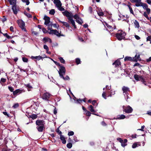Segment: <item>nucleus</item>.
I'll list each match as a JSON object with an SVG mask.
<instances>
[{"mask_svg": "<svg viewBox=\"0 0 151 151\" xmlns=\"http://www.w3.org/2000/svg\"><path fill=\"white\" fill-rule=\"evenodd\" d=\"M36 124L37 126L36 128L39 132H42L45 128V121L43 120L38 119L36 122Z\"/></svg>", "mask_w": 151, "mask_h": 151, "instance_id": "f257e3e1", "label": "nucleus"}, {"mask_svg": "<svg viewBox=\"0 0 151 151\" xmlns=\"http://www.w3.org/2000/svg\"><path fill=\"white\" fill-rule=\"evenodd\" d=\"M54 3L58 10L60 11L65 10L62 7V4L59 0H54Z\"/></svg>", "mask_w": 151, "mask_h": 151, "instance_id": "6e6552de", "label": "nucleus"}, {"mask_svg": "<svg viewBox=\"0 0 151 151\" xmlns=\"http://www.w3.org/2000/svg\"><path fill=\"white\" fill-rule=\"evenodd\" d=\"M122 90L123 91V93L125 96V97L126 98H126V100L127 101V99L129 98L128 95L129 92V88L127 87L123 86L122 88Z\"/></svg>", "mask_w": 151, "mask_h": 151, "instance_id": "0eeeda50", "label": "nucleus"}, {"mask_svg": "<svg viewBox=\"0 0 151 151\" xmlns=\"http://www.w3.org/2000/svg\"><path fill=\"white\" fill-rule=\"evenodd\" d=\"M127 139H124L123 142L121 143L122 146L123 147H124L126 146L127 145Z\"/></svg>", "mask_w": 151, "mask_h": 151, "instance_id": "412c9836", "label": "nucleus"}, {"mask_svg": "<svg viewBox=\"0 0 151 151\" xmlns=\"http://www.w3.org/2000/svg\"><path fill=\"white\" fill-rule=\"evenodd\" d=\"M134 78L137 81H140L142 82L143 84L145 85H147L145 79H144L143 76L142 75H137L134 74Z\"/></svg>", "mask_w": 151, "mask_h": 151, "instance_id": "20e7f679", "label": "nucleus"}, {"mask_svg": "<svg viewBox=\"0 0 151 151\" xmlns=\"http://www.w3.org/2000/svg\"><path fill=\"white\" fill-rule=\"evenodd\" d=\"M140 145L139 144V143L137 142L136 143H134L132 146V147L133 148H134L138 147V146Z\"/></svg>", "mask_w": 151, "mask_h": 151, "instance_id": "c85d7f7f", "label": "nucleus"}, {"mask_svg": "<svg viewBox=\"0 0 151 151\" xmlns=\"http://www.w3.org/2000/svg\"><path fill=\"white\" fill-rule=\"evenodd\" d=\"M121 65V63L119 60H117L113 63V65H115V67H119Z\"/></svg>", "mask_w": 151, "mask_h": 151, "instance_id": "dca6fc26", "label": "nucleus"}, {"mask_svg": "<svg viewBox=\"0 0 151 151\" xmlns=\"http://www.w3.org/2000/svg\"><path fill=\"white\" fill-rule=\"evenodd\" d=\"M25 86L27 88L28 91H29L32 88V87L29 84H25Z\"/></svg>", "mask_w": 151, "mask_h": 151, "instance_id": "bb28decb", "label": "nucleus"}, {"mask_svg": "<svg viewBox=\"0 0 151 151\" xmlns=\"http://www.w3.org/2000/svg\"><path fill=\"white\" fill-rule=\"evenodd\" d=\"M106 25L108 29H109V31H113V30L115 29L116 28L115 26H114L113 27H112L111 26L107 24H106Z\"/></svg>", "mask_w": 151, "mask_h": 151, "instance_id": "aec40b11", "label": "nucleus"}, {"mask_svg": "<svg viewBox=\"0 0 151 151\" xmlns=\"http://www.w3.org/2000/svg\"><path fill=\"white\" fill-rule=\"evenodd\" d=\"M22 1L24 3H26L27 5H28L29 4V0H22Z\"/></svg>", "mask_w": 151, "mask_h": 151, "instance_id": "58836bf2", "label": "nucleus"}, {"mask_svg": "<svg viewBox=\"0 0 151 151\" xmlns=\"http://www.w3.org/2000/svg\"><path fill=\"white\" fill-rule=\"evenodd\" d=\"M60 136V139L62 141V143L63 144H65L66 143V140L64 136L62 134H61Z\"/></svg>", "mask_w": 151, "mask_h": 151, "instance_id": "a211bd4d", "label": "nucleus"}, {"mask_svg": "<svg viewBox=\"0 0 151 151\" xmlns=\"http://www.w3.org/2000/svg\"><path fill=\"white\" fill-rule=\"evenodd\" d=\"M89 110L92 112L95 113L96 111L94 110L93 106L92 105H90L88 107Z\"/></svg>", "mask_w": 151, "mask_h": 151, "instance_id": "4be33fe9", "label": "nucleus"}, {"mask_svg": "<svg viewBox=\"0 0 151 151\" xmlns=\"http://www.w3.org/2000/svg\"><path fill=\"white\" fill-rule=\"evenodd\" d=\"M51 60L53 61V62L56 65L60 67V68H59V69L60 68V67L61 66H63L61 65L58 62H57L56 61H55L53 60L52 59H51Z\"/></svg>", "mask_w": 151, "mask_h": 151, "instance_id": "72a5a7b5", "label": "nucleus"}, {"mask_svg": "<svg viewBox=\"0 0 151 151\" xmlns=\"http://www.w3.org/2000/svg\"><path fill=\"white\" fill-rule=\"evenodd\" d=\"M62 13L65 16L67 17L69 20L70 19L73 18V17L74 18V16L71 12H70L67 11H65L63 12Z\"/></svg>", "mask_w": 151, "mask_h": 151, "instance_id": "1a4fd4ad", "label": "nucleus"}, {"mask_svg": "<svg viewBox=\"0 0 151 151\" xmlns=\"http://www.w3.org/2000/svg\"><path fill=\"white\" fill-rule=\"evenodd\" d=\"M103 97L105 99H106V93L105 91H104L102 94Z\"/></svg>", "mask_w": 151, "mask_h": 151, "instance_id": "3c124183", "label": "nucleus"}, {"mask_svg": "<svg viewBox=\"0 0 151 151\" xmlns=\"http://www.w3.org/2000/svg\"><path fill=\"white\" fill-rule=\"evenodd\" d=\"M134 62H137L138 60H141V59L140 58V55L139 53H137L135 56L133 57Z\"/></svg>", "mask_w": 151, "mask_h": 151, "instance_id": "ddd939ff", "label": "nucleus"}, {"mask_svg": "<svg viewBox=\"0 0 151 151\" xmlns=\"http://www.w3.org/2000/svg\"><path fill=\"white\" fill-rule=\"evenodd\" d=\"M73 140L76 142H77L78 141V140L77 139V137L75 136H73Z\"/></svg>", "mask_w": 151, "mask_h": 151, "instance_id": "bf43d9fd", "label": "nucleus"}, {"mask_svg": "<svg viewBox=\"0 0 151 151\" xmlns=\"http://www.w3.org/2000/svg\"><path fill=\"white\" fill-rule=\"evenodd\" d=\"M43 47L44 49H45L46 50V51L48 52V51L49 50V48L47 45H44L43 46Z\"/></svg>", "mask_w": 151, "mask_h": 151, "instance_id": "49530a36", "label": "nucleus"}, {"mask_svg": "<svg viewBox=\"0 0 151 151\" xmlns=\"http://www.w3.org/2000/svg\"><path fill=\"white\" fill-rule=\"evenodd\" d=\"M17 22L19 27L24 32H27V31L25 27V23L21 19H19L17 20Z\"/></svg>", "mask_w": 151, "mask_h": 151, "instance_id": "39448f33", "label": "nucleus"}, {"mask_svg": "<svg viewBox=\"0 0 151 151\" xmlns=\"http://www.w3.org/2000/svg\"><path fill=\"white\" fill-rule=\"evenodd\" d=\"M56 132H57L60 135L62 134V132L61 131H60L59 129H57L56 130Z\"/></svg>", "mask_w": 151, "mask_h": 151, "instance_id": "4d7b16f0", "label": "nucleus"}, {"mask_svg": "<svg viewBox=\"0 0 151 151\" xmlns=\"http://www.w3.org/2000/svg\"><path fill=\"white\" fill-rule=\"evenodd\" d=\"M24 14L28 18H32V16L30 14L26 12H24Z\"/></svg>", "mask_w": 151, "mask_h": 151, "instance_id": "c9c22d12", "label": "nucleus"}, {"mask_svg": "<svg viewBox=\"0 0 151 151\" xmlns=\"http://www.w3.org/2000/svg\"><path fill=\"white\" fill-rule=\"evenodd\" d=\"M125 118V116L123 114L119 116L118 119H124Z\"/></svg>", "mask_w": 151, "mask_h": 151, "instance_id": "2f4dec72", "label": "nucleus"}, {"mask_svg": "<svg viewBox=\"0 0 151 151\" xmlns=\"http://www.w3.org/2000/svg\"><path fill=\"white\" fill-rule=\"evenodd\" d=\"M42 30L44 33H46L47 32V31L46 29L44 28H42Z\"/></svg>", "mask_w": 151, "mask_h": 151, "instance_id": "338daca9", "label": "nucleus"}, {"mask_svg": "<svg viewBox=\"0 0 151 151\" xmlns=\"http://www.w3.org/2000/svg\"><path fill=\"white\" fill-rule=\"evenodd\" d=\"M21 90L19 89H17L14 91H13V94L14 95H17L18 93H21Z\"/></svg>", "mask_w": 151, "mask_h": 151, "instance_id": "cd10ccee", "label": "nucleus"}, {"mask_svg": "<svg viewBox=\"0 0 151 151\" xmlns=\"http://www.w3.org/2000/svg\"><path fill=\"white\" fill-rule=\"evenodd\" d=\"M48 32L50 34H54L58 37H60V36H64L63 35L60 34L61 31L60 33L56 29H51L49 28L48 29Z\"/></svg>", "mask_w": 151, "mask_h": 151, "instance_id": "423d86ee", "label": "nucleus"}, {"mask_svg": "<svg viewBox=\"0 0 151 151\" xmlns=\"http://www.w3.org/2000/svg\"><path fill=\"white\" fill-rule=\"evenodd\" d=\"M123 111L127 113H131L133 111L132 109L129 106L126 107L123 106Z\"/></svg>", "mask_w": 151, "mask_h": 151, "instance_id": "9d476101", "label": "nucleus"}, {"mask_svg": "<svg viewBox=\"0 0 151 151\" xmlns=\"http://www.w3.org/2000/svg\"><path fill=\"white\" fill-rule=\"evenodd\" d=\"M74 133L73 131H70L69 132H68V135L69 136H73L74 135Z\"/></svg>", "mask_w": 151, "mask_h": 151, "instance_id": "a19ab883", "label": "nucleus"}, {"mask_svg": "<svg viewBox=\"0 0 151 151\" xmlns=\"http://www.w3.org/2000/svg\"><path fill=\"white\" fill-rule=\"evenodd\" d=\"M133 57H126L124 58V60L125 61H134Z\"/></svg>", "mask_w": 151, "mask_h": 151, "instance_id": "f3484780", "label": "nucleus"}, {"mask_svg": "<svg viewBox=\"0 0 151 151\" xmlns=\"http://www.w3.org/2000/svg\"><path fill=\"white\" fill-rule=\"evenodd\" d=\"M51 95L49 93L46 92L43 94L42 98L45 100L48 101Z\"/></svg>", "mask_w": 151, "mask_h": 151, "instance_id": "f8f14e48", "label": "nucleus"}, {"mask_svg": "<svg viewBox=\"0 0 151 151\" xmlns=\"http://www.w3.org/2000/svg\"><path fill=\"white\" fill-rule=\"evenodd\" d=\"M80 62L81 61L79 58H77L76 59V63L77 65L80 64Z\"/></svg>", "mask_w": 151, "mask_h": 151, "instance_id": "37998d69", "label": "nucleus"}, {"mask_svg": "<svg viewBox=\"0 0 151 151\" xmlns=\"http://www.w3.org/2000/svg\"><path fill=\"white\" fill-rule=\"evenodd\" d=\"M44 19L45 20V24L47 25L50 23V18L46 16H45L44 18Z\"/></svg>", "mask_w": 151, "mask_h": 151, "instance_id": "4468645a", "label": "nucleus"}, {"mask_svg": "<svg viewBox=\"0 0 151 151\" xmlns=\"http://www.w3.org/2000/svg\"><path fill=\"white\" fill-rule=\"evenodd\" d=\"M127 6L129 8L130 13L134 15V13L132 8L129 5H127Z\"/></svg>", "mask_w": 151, "mask_h": 151, "instance_id": "473e14b6", "label": "nucleus"}, {"mask_svg": "<svg viewBox=\"0 0 151 151\" xmlns=\"http://www.w3.org/2000/svg\"><path fill=\"white\" fill-rule=\"evenodd\" d=\"M86 114L87 116H91V113L89 111L86 110Z\"/></svg>", "mask_w": 151, "mask_h": 151, "instance_id": "a18cd8bd", "label": "nucleus"}, {"mask_svg": "<svg viewBox=\"0 0 151 151\" xmlns=\"http://www.w3.org/2000/svg\"><path fill=\"white\" fill-rule=\"evenodd\" d=\"M151 40V36H149L147 38V41H150Z\"/></svg>", "mask_w": 151, "mask_h": 151, "instance_id": "e2e57ef3", "label": "nucleus"}, {"mask_svg": "<svg viewBox=\"0 0 151 151\" xmlns=\"http://www.w3.org/2000/svg\"><path fill=\"white\" fill-rule=\"evenodd\" d=\"M134 23L135 27L139 29V25L138 21L136 20H135Z\"/></svg>", "mask_w": 151, "mask_h": 151, "instance_id": "b1692460", "label": "nucleus"}, {"mask_svg": "<svg viewBox=\"0 0 151 151\" xmlns=\"http://www.w3.org/2000/svg\"><path fill=\"white\" fill-rule=\"evenodd\" d=\"M13 37H14L13 36H11L8 35H7L6 38L8 39H11Z\"/></svg>", "mask_w": 151, "mask_h": 151, "instance_id": "680f3d73", "label": "nucleus"}, {"mask_svg": "<svg viewBox=\"0 0 151 151\" xmlns=\"http://www.w3.org/2000/svg\"><path fill=\"white\" fill-rule=\"evenodd\" d=\"M37 115L36 114H34L32 115L31 116V118L32 119H36L37 117Z\"/></svg>", "mask_w": 151, "mask_h": 151, "instance_id": "ea45409f", "label": "nucleus"}, {"mask_svg": "<svg viewBox=\"0 0 151 151\" xmlns=\"http://www.w3.org/2000/svg\"><path fill=\"white\" fill-rule=\"evenodd\" d=\"M9 1L11 5H15L16 3V0H9Z\"/></svg>", "mask_w": 151, "mask_h": 151, "instance_id": "5701e85b", "label": "nucleus"}, {"mask_svg": "<svg viewBox=\"0 0 151 151\" xmlns=\"http://www.w3.org/2000/svg\"><path fill=\"white\" fill-rule=\"evenodd\" d=\"M42 57L40 56H32L31 57V58L32 59H37L38 60H40L42 58Z\"/></svg>", "mask_w": 151, "mask_h": 151, "instance_id": "c756f323", "label": "nucleus"}, {"mask_svg": "<svg viewBox=\"0 0 151 151\" xmlns=\"http://www.w3.org/2000/svg\"><path fill=\"white\" fill-rule=\"evenodd\" d=\"M10 29L11 31L12 32H14V27H13L11 26L10 28Z\"/></svg>", "mask_w": 151, "mask_h": 151, "instance_id": "774afa93", "label": "nucleus"}, {"mask_svg": "<svg viewBox=\"0 0 151 151\" xmlns=\"http://www.w3.org/2000/svg\"><path fill=\"white\" fill-rule=\"evenodd\" d=\"M117 140L119 141L121 143L123 142V140L121 138H117Z\"/></svg>", "mask_w": 151, "mask_h": 151, "instance_id": "6e6d98bb", "label": "nucleus"}, {"mask_svg": "<svg viewBox=\"0 0 151 151\" xmlns=\"http://www.w3.org/2000/svg\"><path fill=\"white\" fill-rule=\"evenodd\" d=\"M55 10L54 9H52L50 11L49 14L51 15H54L55 13Z\"/></svg>", "mask_w": 151, "mask_h": 151, "instance_id": "e433bc0d", "label": "nucleus"}, {"mask_svg": "<svg viewBox=\"0 0 151 151\" xmlns=\"http://www.w3.org/2000/svg\"><path fill=\"white\" fill-rule=\"evenodd\" d=\"M134 37L137 40H139L140 39V37L137 35H135Z\"/></svg>", "mask_w": 151, "mask_h": 151, "instance_id": "0e129e2a", "label": "nucleus"}, {"mask_svg": "<svg viewBox=\"0 0 151 151\" xmlns=\"http://www.w3.org/2000/svg\"><path fill=\"white\" fill-rule=\"evenodd\" d=\"M62 23L63 24V25L65 26L66 27H69V24L68 23L63 22H62Z\"/></svg>", "mask_w": 151, "mask_h": 151, "instance_id": "4c0bfd02", "label": "nucleus"}, {"mask_svg": "<svg viewBox=\"0 0 151 151\" xmlns=\"http://www.w3.org/2000/svg\"><path fill=\"white\" fill-rule=\"evenodd\" d=\"M6 19L5 16L3 17V18L2 19L1 21L3 23H4L5 21H6Z\"/></svg>", "mask_w": 151, "mask_h": 151, "instance_id": "5fc2aeb1", "label": "nucleus"}, {"mask_svg": "<svg viewBox=\"0 0 151 151\" xmlns=\"http://www.w3.org/2000/svg\"><path fill=\"white\" fill-rule=\"evenodd\" d=\"M22 60L24 62H27L28 61V60L27 58H25V57H23L22 58Z\"/></svg>", "mask_w": 151, "mask_h": 151, "instance_id": "09e8293b", "label": "nucleus"}, {"mask_svg": "<svg viewBox=\"0 0 151 151\" xmlns=\"http://www.w3.org/2000/svg\"><path fill=\"white\" fill-rule=\"evenodd\" d=\"M58 59L61 63L63 64L65 63V60L63 59V58L61 57H59L58 58Z\"/></svg>", "mask_w": 151, "mask_h": 151, "instance_id": "f704fd0d", "label": "nucleus"}, {"mask_svg": "<svg viewBox=\"0 0 151 151\" xmlns=\"http://www.w3.org/2000/svg\"><path fill=\"white\" fill-rule=\"evenodd\" d=\"M57 110L55 108V109L54 110L53 113L54 114H56L57 113Z\"/></svg>", "mask_w": 151, "mask_h": 151, "instance_id": "69168bd1", "label": "nucleus"}, {"mask_svg": "<svg viewBox=\"0 0 151 151\" xmlns=\"http://www.w3.org/2000/svg\"><path fill=\"white\" fill-rule=\"evenodd\" d=\"M12 9L13 11L15 14H17V11L16 7L15 5L13 6L12 7Z\"/></svg>", "mask_w": 151, "mask_h": 151, "instance_id": "a878e982", "label": "nucleus"}, {"mask_svg": "<svg viewBox=\"0 0 151 151\" xmlns=\"http://www.w3.org/2000/svg\"><path fill=\"white\" fill-rule=\"evenodd\" d=\"M8 89L9 90V91L11 92H13V91H14V89L13 88L12 86H9L8 87Z\"/></svg>", "mask_w": 151, "mask_h": 151, "instance_id": "c03bdc74", "label": "nucleus"}, {"mask_svg": "<svg viewBox=\"0 0 151 151\" xmlns=\"http://www.w3.org/2000/svg\"><path fill=\"white\" fill-rule=\"evenodd\" d=\"M126 34L122 30H118V33L116 35V37L118 40H121L125 38Z\"/></svg>", "mask_w": 151, "mask_h": 151, "instance_id": "7ed1b4c3", "label": "nucleus"}, {"mask_svg": "<svg viewBox=\"0 0 151 151\" xmlns=\"http://www.w3.org/2000/svg\"><path fill=\"white\" fill-rule=\"evenodd\" d=\"M65 68L64 66H61L59 71H58L60 76L61 78H62L64 80H69L70 78L68 76H67L65 77L63 76L65 75Z\"/></svg>", "mask_w": 151, "mask_h": 151, "instance_id": "f03ea898", "label": "nucleus"}, {"mask_svg": "<svg viewBox=\"0 0 151 151\" xmlns=\"http://www.w3.org/2000/svg\"><path fill=\"white\" fill-rule=\"evenodd\" d=\"M97 13L98 15L100 16H103L104 14V13L101 12H98Z\"/></svg>", "mask_w": 151, "mask_h": 151, "instance_id": "8fccbe9b", "label": "nucleus"}, {"mask_svg": "<svg viewBox=\"0 0 151 151\" xmlns=\"http://www.w3.org/2000/svg\"><path fill=\"white\" fill-rule=\"evenodd\" d=\"M74 18L76 19V21L79 24H81L83 23L82 20L79 17L77 14H76L74 16Z\"/></svg>", "mask_w": 151, "mask_h": 151, "instance_id": "9b49d317", "label": "nucleus"}, {"mask_svg": "<svg viewBox=\"0 0 151 151\" xmlns=\"http://www.w3.org/2000/svg\"><path fill=\"white\" fill-rule=\"evenodd\" d=\"M88 11L90 13H92V8L90 6L88 8Z\"/></svg>", "mask_w": 151, "mask_h": 151, "instance_id": "603ef678", "label": "nucleus"}, {"mask_svg": "<svg viewBox=\"0 0 151 151\" xmlns=\"http://www.w3.org/2000/svg\"><path fill=\"white\" fill-rule=\"evenodd\" d=\"M146 12H145L144 13L143 15L145 17H148V16Z\"/></svg>", "mask_w": 151, "mask_h": 151, "instance_id": "052dcab7", "label": "nucleus"}, {"mask_svg": "<svg viewBox=\"0 0 151 151\" xmlns=\"http://www.w3.org/2000/svg\"><path fill=\"white\" fill-rule=\"evenodd\" d=\"M141 5L140 6H142L144 9H147L148 8V5L146 4H143L141 2Z\"/></svg>", "mask_w": 151, "mask_h": 151, "instance_id": "7c9ffc66", "label": "nucleus"}, {"mask_svg": "<svg viewBox=\"0 0 151 151\" xmlns=\"http://www.w3.org/2000/svg\"><path fill=\"white\" fill-rule=\"evenodd\" d=\"M43 41L44 42V43H46L48 42H49L50 43H51L52 42L51 39L47 37L44 38L43 39Z\"/></svg>", "mask_w": 151, "mask_h": 151, "instance_id": "6ab92c4d", "label": "nucleus"}, {"mask_svg": "<svg viewBox=\"0 0 151 151\" xmlns=\"http://www.w3.org/2000/svg\"><path fill=\"white\" fill-rule=\"evenodd\" d=\"M70 21V22L72 24L73 26L75 28H76V26L75 24V22L74 20L73 19H70V20H69Z\"/></svg>", "mask_w": 151, "mask_h": 151, "instance_id": "393cba45", "label": "nucleus"}, {"mask_svg": "<svg viewBox=\"0 0 151 151\" xmlns=\"http://www.w3.org/2000/svg\"><path fill=\"white\" fill-rule=\"evenodd\" d=\"M6 79L5 78H1V80L0 81V83H1V82L4 83L6 81Z\"/></svg>", "mask_w": 151, "mask_h": 151, "instance_id": "864d4df0", "label": "nucleus"}, {"mask_svg": "<svg viewBox=\"0 0 151 151\" xmlns=\"http://www.w3.org/2000/svg\"><path fill=\"white\" fill-rule=\"evenodd\" d=\"M146 11L148 14H149L150 12V9L149 8H147L146 9Z\"/></svg>", "mask_w": 151, "mask_h": 151, "instance_id": "13d9d810", "label": "nucleus"}, {"mask_svg": "<svg viewBox=\"0 0 151 151\" xmlns=\"http://www.w3.org/2000/svg\"><path fill=\"white\" fill-rule=\"evenodd\" d=\"M72 146V144L71 143H69L67 144V147L68 148H70Z\"/></svg>", "mask_w": 151, "mask_h": 151, "instance_id": "79ce46f5", "label": "nucleus"}, {"mask_svg": "<svg viewBox=\"0 0 151 151\" xmlns=\"http://www.w3.org/2000/svg\"><path fill=\"white\" fill-rule=\"evenodd\" d=\"M19 106V104L18 103H16L14 104V105L12 107L14 108H16L18 107Z\"/></svg>", "mask_w": 151, "mask_h": 151, "instance_id": "de8ad7c7", "label": "nucleus"}, {"mask_svg": "<svg viewBox=\"0 0 151 151\" xmlns=\"http://www.w3.org/2000/svg\"><path fill=\"white\" fill-rule=\"evenodd\" d=\"M141 0H132V2H135L136 3L135 4V6L137 7L140 6L141 5Z\"/></svg>", "mask_w": 151, "mask_h": 151, "instance_id": "2eb2a0df", "label": "nucleus"}]
</instances>
